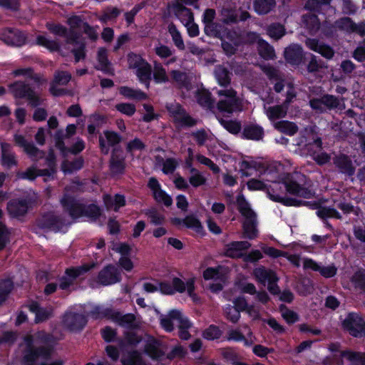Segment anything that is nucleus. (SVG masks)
<instances>
[{
    "mask_svg": "<svg viewBox=\"0 0 365 365\" xmlns=\"http://www.w3.org/2000/svg\"><path fill=\"white\" fill-rule=\"evenodd\" d=\"M120 279V271L113 264L107 265L101 269L97 277V282L103 286L119 282Z\"/></svg>",
    "mask_w": 365,
    "mask_h": 365,
    "instance_id": "9",
    "label": "nucleus"
},
{
    "mask_svg": "<svg viewBox=\"0 0 365 365\" xmlns=\"http://www.w3.org/2000/svg\"><path fill=\"white\" fill-rule=\"evenodd\" d=\"M317 215L322 219L327 218V217H334L336 219H341L340 214L334 208L331 207H321L319 208L317 212Z\"/></svg>",
    "mask_w": 365,
    "mask_h": 365,
    "instance_id": "57",
    "label": "nucleus"
},
{
    "mask_svg": "<svg viewBox=\"0 0 365 365\" xmlns=\"http://www.w3.org/2000/svg\"><path fill=\"white\" fill-rule=\"evenodd\" d=\"M215 77L222 88H228L231 81V73L227 70V68L222 65H218L215 67Z\"/></svg>",
    "mask_w": 365,
    "mask_h": 365,
    "instance_id": "30",
    "label": "nucleus"
},
{
    "mask_svg": "<svg viewBox=\"0 0 365 365\" xmlns=\"http://www.w3.org/2000/svg\"><path fill=\"white\" fill-rule=\"evenodd\" d=\"M145 352L153 359H158L163 356V352L160 349L158 343L155 340H151L146 344Z\"/></svg>",
    "mask_w": 365,
    "mask_h": 365,
    "instance_id": "45",
    "label": "nucleus"
},
{
    "mask_svg": "<svg viewBox=\"0 0 365 365\" xmlns=\"http://www.w3.org/2000/svg\"><path fill=\"white\" fill-rule=\"evenodd\" d=\"M84 164V160L82 157L76 158L73 161L66 160L61 165L62 170L64 173L71 174L80 170Z\"/></svg>",
    "mask_w": 365,
    "mask_h": 365,
    "instance_id": "38",
    "label": "nucleus"
},
{
    "mask_svg": "<svg viewBox=\"0 0 365 365\" xmlns=\"http://www.w3.org/2000/svg\"><path fill=\"white\" fill-rule=\"evenodd\" d=\"M191 327V323L186 317H183L178 324L179 336L184 340H187L190 337L187 329Z\"/></svg>",
    "mask_w": 365,
    "mask_h": 365,
    "instance_id": "56",
    "label": "nucleus"
},
{
    "mask_svg": "<svg viewBox=\"0 0 365 365\" xmlns=\"http://www.w3.org/2000/svg\"><path fill=\"white\" fill-rule=\"evenodd\" d=\"M93 267L94 264H92L91 265L83 264L76 268L67 269L66 271V276H63L61 279L59 284L60 288L61 289H68L71 284H73V281L76 277L89 271Z\"/></svg>",
    "mask_w": 365,
    "mask_h": 365,
    "instance_id": "10",
    "label": "nucleus"
},
{
    "mask_svg": "<svg viewBox=\"0 0 365 365\" xmlns=\"http://www.w3.org/2000/svg\"><path fill=\"white\" fill-rule=\"evenodd\" d=\"M343 328L355 337L362 335L365 322L356 313H349L342 323Z\"/></svg>",
    "mask_w": 365,
    "mask_h": 365,
    "instance_id": "6",
    "label": "nucleus"
},
{
    "mask_svg": "<svg viewBox=\"0 0 365 365\" xmlns=\"http://www.w3.org/2000/svg\"><path fill=\"white\" fill-rule=\"evenodd\" d=\"M259 54L264 59H273L275 57L274 50L268 43L259 39L257 45Z\"/></svg>",
    "mask_w": 365,
    "mask_h": 365,
    "instance_id": "40",
    "label": "nucleus"
},
{
    "mask_svg": "<svg viewBox=\"0 0 365 365\" xmlns=\"http://www.w3.org/2000/svg\"><path fill=\"white\" fill-rule=\"evenodd\" d=\"M12 288L13 283L10 279L0 280V303L6 299Z\"/></svg>",
    "mask_w": 365,
    "mask_h": 365,
    "instance_id": "55",
    "label": "nucleus"
},
{
    "mask_svg": "<svg viewBox=\"0 0 365 365\" xmlns=\"http://www.w3.org/2000/svg\"><path fill=\"white\" fill-rule=\"evenodd\" d=\"M171 76L178 87L185 88L187 90L190 88V81L185 73L179 71H173L171 72Z\"/></svg>",
    "mask_w": 365,
    "mask_h": 365,
    "instance_id": "41",
    "label": "nucleus"
},
{
    "mask_svg": "<svg viewBox=\"0 0 365 365\" xmlns=\"http://www.w3.org/2000/svg\"><path fill=\"white\" fill-rule=\"evenodd\" d=\"M67 23L70 26L72 30H79L81 31L84 27V24H86V22L80 16L77 15H72L67 19Z\"/></svg>",
    "mask_w": 365,
    "mask_h": 365,
    "instance_id": "58",
    "label": "nucleus"
},
{
    "mask_svg": "<svg viewBox=\"0 0 365 365\" xmlns=\"http://www.w3.org/2000/svg\"><path fill=\"white\" fill-rule=\"evenodd\" d=\"M303 23L307 29L312 34L316 33L320 28V21L317 15L309 13L302 16Z\"/></svg>",
    "mask_w": 365,
    "mask_h": 365,
    "instance_id": "39",
    "label": "nucleus"
},
{
    "mask_svg": "<svg viewBox=\"0 0 365 365\" xmlns=\"http://www.w3.org/2000/svg\"><path fill=\"white\" fill-rule=\"evenodd\" d=\"M148 187L152 190L153 196L158 202H163L167 207L172 205L171 197L160 188L158 181L155 178L149 180Z\"/></svg>",
    "mask_w": 365,
    "mask_h": 365,
    "instance_id": "19",
    "label": "nucleus"
},
{
    "mask_svg": "<svg viewBox=\"0 0 365 365\" xmlns=\"http://www.w3.org/2000/svg\"><path fill=\"white\" fill-rule=\"evenodd\" d=\"M168 32L175 46L180 50H184L185 46L182 36L174 24L171 23L168 25Z\"/></svg>",
    "mask_w": 365,
    "mask_h": 365,
    "instance_id": "46",
    "label": "nucleus"
},
{
    "mask_svg": "<svg viewBox=\"0 0 365 365\" xmlns=\"http://www.w3.org/2000/svg\"><path fill=\"white\" fill-rule=\"evenodd\" d=\"M125 168V157L120 148L113 149L110 159V170L113 175L122 174Z\"/></svg>",
    "mask_w": 365,
    "mask_h": 365,
    "instance_id": "15",
    "label": "nucleus"
},
{
    "mask_svg": "<svg viewBox=\"0 0 365 365\" xmlns=\"http://www.w3.org/2000/svg\"><path fill=\"white\" fill-rule=\"evenodd\" d=\"M253 275L259 282L263 284H265L267 282H269L271 280H279V278L274 271L269 269H267L262 266L255 268L253 270Z\"/></svg>",
    "mask_w": 365,
    "mask_h": 365,
    "instance_id": "25",
    "label": "nucleus"
},
{
    "mask_svg": "<svg viewBox=\"0 0 365 365\" xmlns=\"http://www.w3.org/2000/svg\"><path fill=\"white\" fill-rule=\"evenodd\" d=\"M113 311L114 309L111 308H103L96 306L90 312L89 315L95 319L107 318L111 320Z\"/></svg>",
    "mask_w": 365,
    "mask_h": 365,
    "instance_id": "44",
    "label": "nucleus"
},
{
    "mask_svg": "<svg viewBox=\"0 0 365 365\" xmlns=\"http://www.w3.org/2000/svg\"><path fill=\"white\" fill-rule=\"evenodd\" d=\"M63 224L61 219L53 213H47L37 220L36 228L40 230H58Z\"/></svg>",
    "mask_w": 365,
    "mask_h": 365,
    "instance_id": "17",
    "label": "nucleus"
},
{
    "mask_svg": "<svg viewBox=\"0 0 365 365\" xmlns=\"http://www.w3.org/2000/svg\"><path fill=\"white\" fill-rule=\"evenodd\" d=\"M341 356L346 358L351 365H365V354L361 352H352L350 351H341Z\"/></svg>",
    "mask_w": 365,
    "mask_h": 365,
    "instance_id": "43",
    "label": "nucleus"
},
{
    "mask_svg": "<svg viewBox=\"0 0 365 365\" xmlns=\"http://www.w3.org/2000/svg\"><path fill=\"white\" fill-rule=\"evenodd\" d=\"M1 164L3 166L11 168L13 166L18 165L16 155L12 152V146L11 144L1 142Z\"/></svg>",
    "mask_w": 365,
    "mask_h": 365,
    "instance_id": "20",
    "label": "nucleus"
},
{
    "mask_svg": "<svg viewBox=\"0 0 365 365\" xmlns=\"http://www.w3.org/2000/svg\"><path fill=\"white\" fill-rule=\"evenodd\" d=\"M284 56L289 63L299 64L304 58L303 49L299 45H291L285 49Z\"/></svg>",
    "mask_w": 365,
    "mask_h": 365,
    "instance_id": "26",
    "label": "nucleus"
},
{
    "mask_svg": "<svg viewBox=\"0 0 365 365\" xmlns=\"http://www.w3.org/2000/svg\"><path fill=\"white\" fill-rule=\"evenodd\" d=\"M196 160L201 164L207 166L214 173L220 172V168L215 164L210 158L201 155L197 154L195 156Z\"/></svg>",
    "mask_w": 365,
    "mask_h": 365,
    "instance_id": "64",
    "label": "nucleus"
},
{
    "mask_svg": "<svg viewBox=\"0 0 365 365\" xmlns=\"http://www.w3.org/2000/svg\"><path fill=\"white\" fill-rule=\"evenodd\" d=\"M220 98L217 107L220 111L232 113L235 110H241V101L237 96V92L231 87L222 88L216 91Z\"/></svg>",
    "mask_w": 365,
    "mask_h": 365,
    "instance_id": "2",
    "label": "nucleus"
},
{
    "mask_svg": "<svg viewBox=\"0 0 365 365\" xmlns=\"http://www.w3.org/2000/svg\"><path fill=\"white\" fill-rule=\"evenodd\" d=\"M354 287L365 292V271H358L351 277Z\"/></svg>",
    "mask_w": 365,
    "mask_h": 365,
    "instance_id": "52",
    "label": "nucleus"
},
{
    "mask_svg": "<svg viewBox=\"0 0 365 365\" xmlns=\"http://www.w3.org/2000/svg\"><path fill=\"white\" fill-rule=\"evenodd\" d=\"M29 204L26 199L12 200L7 205L8 212L13 217L24 216L28 212Z\"/></svg>",
    "mask_w": 365,
    "mask_h": 365,
    "instance_id": "16",
    "label": "nucleus"
},
{
    "mask_svg": "<svg viewBox=\"0 0 365 365\" xmlns=\"http://www.w3.org/2000/svg\"><path fill=\"white\" fill-rule=\"evenodd\" d=\"M304 176L297 174L295 177H292L284 182V187L288 192L304 198L312 197L314 192L309 187H304L297 182L299 178Z\"/></svg>",
    "mask_w": 365,
    "mask_h": 365,
    "instance_id": "7",
    "label": "nucleus"
},
{
    "mask_svg": "<svg viewBox=\"0 0 365 365\" xmlns=\"http://www.w3.org/2000/svg\"><path fill=\"white\" fill-rule=\"evenodd\" d=\"M324 108L334 109L340 106V101L332 95H324L322 96Z\"/></svg>",
    "mask_w": 365,
    "mask_h": 365,
    "instance_id": "61",
    "label": "nucleus"
},
{
    "mask_svg": "<svg viewBox=\"0 0 365 365\" xmlns=\"http://www.w3.org/2000/svg\"><path fill=\"white\" fill-rule=\"evenodd\" d=\"M36 42L38 45L43 46L52 51H57L59 48V46L56 41L49 40L43 36H38L36 38Z\"/></svg>",
    "mask_w": 365,
    "mask_h": 365,
    "instance_id": "60",
    "label": "nucleus"
},
{
    "mask_svg": "<svg viewBox=\"0 0 365 365\" xmlns=\"http://www.w3.org/2000/svg\"><path fill=\"white\" fill-rule=\"evenodd\" d=\"M111 320L119 326L127 328H136L138 327V322L133 314H123L115 309L113 311Z\"/></svg>",
    "mask_w": 365,
    "mask_h": 365,
    "instance_id": "18",
    "label": "nucleus"
},
{
    "mask_svg": "<svg viewBox=\"0 0 365 365\" xmlns=\"http://www.w3.org/2000/svg\"><path fill=\"white\" fill-rule=\"evenodd\" d=\"M242 135L246 139L259 140L263 138L264 130L257 124H249L244 127Z\"/></svg>",
    "mask_w": 365,
    "mask_h": 365,
    "instance_id": "28",
    "label": "nucleus"
},
{
    "mask_svg": "<svg viewBox=\"0 0 365 365\" xmlns=\"http://www.w3.org/2000/svg\"><path fill=\"white\" fill-rule=\"evenodd\" d=\"M257 225V220L256 214L243 217L242 228L244 237L250 240L257 237L258 232Z\"/></svg>",
    "mask_w": 365,
    "mask_h": 365,
    "instance_id": "23",
    "label": "nucleus"
},
{
    "mask_svg": "<svg viewBox=\"0 0 365 365\" xmlns=\"http://www.w3.org/2000/svg\"><path fill=\"white\" fill-rule=\"evenodd\" d=\"M61 204L73 218H77L83 215L84 205L76 201L68 195L65 194L63 195L61 199Z\"/></svg>",
    "mask_w": 365,
    "mask_h": 365,
    "instance_id": "12",
    "label": "nucleus"
},
{
    "mask_svg": "<svg viewBox=\"0 0 365 365\" xmlns=\"http://www.w3.org/2000/svg\"><path fill=\"white\" fill-rule=\"evenodd\" d=\"M153 77L157 83H163L168 81L165 68L158 63H155L154 64Z\"/></svg>",
    "mask_w": 365,
    "mask_h": 365,
    "instance_id": "54",
    "label": "nucleus"
},
{
    "mask_svg": "<svg viewBox=\"0 0 365 365\" xmlns=\"http://www.w3.org/2000/svg\"><path fill=\"white\" fill-rule=\"evenodd\" d=\"M9 87L11 93L16 98H26L32 107H37L43 102V99L29 84L23 81H16L9 85Z\"/></svg>",
    "mask_w": 365,
    "mask_h": 365,
    "instance_id": "3",
    "label": "nucleus"
},
{
    "mask_svg": "<svg viewBox=\"0 0 365 365\" xmlns=\"http://www.w3.org/2000/svg\"><path fill=\"white\" fill-rule=\"evenodd\" d=\"M305 136H303L299 145L304 144L305 146L308 147V150L310 155L313 157V159L319 164L324 165L328 163L330 160V157L326 153H317L316 152L312 153L309 147L312 145H315L317 148L321 149L322 140L318 136L317 133L314 131L312 128L305 129Z\"/></svg>",
    "mask_w": 365,
    "mask_h": 365,
    "instance_id": "4",
    "label": "nucleus"
},
{
    "mask_svg": "<svg viewBox=\"0 0 365 365\" xmlns=\"http://www.w3.org/2000/svg\"><path fill=\"white\" fill-rule=\"evenodd\" d=\"M220 15L221 20L225 24H234L237 21V14L234 9L222 8Z\"/></svg>",
    "mask_w": 365,
    "mask_h": 365,
    "instance_id": "50",
    "label": "nucleus"
},
{
    "mask_svg": "<svg viewBox=\"0 0 365 365\" xmlns=\"http://www.w3.org/2000/svg\"><path fill=\"white\" fill-rule=\"evenodd\" d=\"M24 152L34 160H37L40 158H43L44 153L36 147L34 143H31Z\"/></svg>",
    "mask_w": 365,
    "mask_h": 365,
    "instance_id": "62",
    "label": "nucleus"
},
{
    "mask_svg": "<svg viewBox=\"0 0 365 365\" xmlns=\"http://www.w3.org/2000/svg\"><path fill=\"white\" fill-rule=\"evenodd\" d=\"M197 103L202 108L211 110L214 108L215 100L212 98L211 93L206 89H198L195 94Z\"/></svg>",
    "mask_w": 365,
    "mask_h": 365,
    "instance_id": "27",
    "label": "nucleus"
},
{
    "mask_svg": "<svg viewBox=\"0 0 365 365\" xmlns=\"http://www.w3.org/2000/svg\"><path fill=\"white\" fill-rule=\"evenodd\" d=\"M191 175L189 178L190 183L195 187L203 185L206 182V178L195 168L190 169Z\"/></svg>",
    "mask_w": 365,
    "mask_h": 365,
    "instance_id": "51",
    "label": "nucleus"
},
{
    "mask_svg": "<svg viewBox=\"0 0 365 365\" xmlns=\"http://www.w3.org/2000/svg\"><path fill=\"white\" fill-rule=\"evenodd\" d=\"M31 312L36 314L35 322L40 323L48 319L52 316L51 308H41L36 302H32L29 305Z\"/></svg>",
    "mask_w": 365,
    "mask_h": 365,
    "instance_id": "31",
    "label": "nucleus"
},
{
    "mask_svg": "<svg viewBox=\"0 0 365 365\" xmlns=\"http://www.w3.org/2000/svg\"><path fill=\"white\" fill-rule=\"evenodd\" d=\"M183 317L180 311L173 309L168 314H160V325L165 331L170 332L174 329L173 322L177 321L179 324Z\"/></svg>",
    "mask_w": 365,
    "mask_h": 365,
    "instance_id": "21",
    "label": "nucleus"
},
{
    "mask_svg": "<svg viewBox=\"0 0 365 365\" xmlns=\"http://www.w3.org/2000/svg\"><path fill=\"white\" fill-rule=\"evenodd\" d=\"M250 247L251 244L247 241L232 242L225 246V255L230 258H244L245 252Z\"/></svg>",
    "mask_w": 365,
    "mask_h": 365,
    "instance_id": "14",
    "label": "nucleus"
},
{
    "mask_svg": "<svg viewBox=\"0 0 365 365\" xmlns=\"http://www.w3.org/2000/svg\"><path fill=\"white\" fill-rule=\"evenodd\" d=\"M274 127L278 131L289 135H294L298 130V127L295 123L287 120L274 122Z\"/></svg>",
    "mask_w": 365,
    "mask_h": 365,
    "instance_id": "34",
    "label": "nucleus"
},
{
    "mask_svg": "<svg viewBox=\"0 0 365 365\" xmlns=\"http://www.w3.org/2000/svg\"><path fill=\"white\" fill-rule=\"evenodd\" d=\"M307 46L319 53L327 59H331L334 55V51L331 47L324 43H319V41L312 38H307L305 42Z\"/></svg>",
    "mask_w": 365,
    "mask_h": 365,
    "instance_id": "22",
    "label": "nucleus"
},
{
    "mask_svg": "<svg viewBox=\"0 0 365 365\" xmlns=\"http://www.w3.org/2000/svg\"><path fill=\"white\" fill-rule=\"evenodd\" d=\"M264 110L268 119L274 123L278 119L285 118L288 111V108L282 103L271 106L264 105Z\"/></svg>",
    "mask_w": 365,
    "mask_h": 365,
    "instance_id": "24",
    "label": "nucleus"
},
{
    "mask_svg": "<svg viewBox=\"0 0 365 365\" xmlns=\"http://www.w3.org/2000/svg\"><path fill=\"white\" fill-rule=\"evenodd\" d=\"M120 93L128 98L137 99V100H143L147 98V95L138 90H133L128 87H122L120 88Z\"/></svg>",
    "mask_w": 365,
    "mask_h": 365,
    "instance_id": "53",
    "label": "nucleus"
},
{
    "mask_svg": "<svg viewBox=\"0 0 365 365\" xmlns=\"http://www.w3.org/2000/svg\"><path fill=\"white\" fill-rule=\"evenodd\" d=\"M333 29L347 34L356 32V24L349 17H342L336 20L332 25Z\"/></svg>",
    "mask_w": 365,
    "mask_h": 365,
    "instance_id": "29",
    "label": "nucleus"
},
{
    "mask_svg": "<svg viewBox=\"0 0 365 365\" xmlns=\"http://www.w3.org/2000/svg\"><path fill=\"white\" fill-rule=\"evenodd\" d=\"M267 34L271 38L278 40L285 34V29L283 25L274 23L268 26Z\"/></svg>",
    "mask_w": 365,
    "mask_h": 365,
    "instance_id": "49",
    "label": "nucleus"
},
{
    "mask_svg": "<svg viewBox=\"0 0 365 365\" xmlns=\"http://www.w3.org/2000/svg\"><path fill=\"white\" fill-rule=\"evenodd\" d=\"M247 335L248 338L246 339L240 331L237 330H230L227 333V339L237 341H243L246 346H251L254 344L255 341L252 339V333L250 329Z\"/></svg>",
    "mask_w": 365,
    "mask_h": 365,
    "instance_id": "42",
    "label": "nucleus"
},
{
    "mask_svg": "<svg viewBox=\"0 0 365 365\" xmlns=\"http://www.w3.org/2000/svg\"><path fill=\"white\" fill-rule=\"evenodd\" d=\"M276 5L275 0H255L254 9L259 15L270 12Z\"/></svg>",
    "mask_w": 365,
    "mask_h": 365,
    "instance_id": "33",
    "label": "nucleus"
},
{
    "mask_svg": "<svg viewBox=\"0 0 365 365\" xmlns=\"http://www.w3.org/2000/svg\"><path fill=\"white\" fill-rule=\"evenodd\" d=\"M175 14L184 25L194 21L193 14L190 9L185 7L182 4H179L176 5L175 7Z\"/></svg>",
    "mask_w": 365,
    "mask_h": 365,
    "instance_id": "35",
    "label": "nucleus"
},
{
    "mask_svg": "<svg viewBox=\"0 0 365 365\" xmlns=\"http://www.w3.org/2000/svg\"><path fill=\"white\" fill-rule=\"evenodd\" d=\"M237 207L243 217L255 215L256 213L250 208L249 203L243 195H239L237 198Z\"/></svg>",
    "mask_w": 365,
    "mask_h": 365,
    "instance_id": "48",
    "label": "nucleus"
},
{
    "mask_svg": "<svg viewBox=\"0 0 365 365\" xmlns=\"http://www.w3.org/2000/svg\"><path fill=\"white\" fill-rule=\"evenodd\" d=\"M334 163L341 173L349 175H352L354 173L355 168L353 166L351 160L344 155L337 156L334 160Z\"/></svg>",
    "mask_w": 365,
    "mask_h": 365,
    "instance_id": "32",
    "label": "nucleus"
},
{
    "mask_svg": "<svg viewBox=\"0 0 365 365\" xmlns=\"http://www.w3.org/2000/svg\"><path fill=\"white\" fill-rule=\"evenodd\" d=\"M97 60L98 62V65L96 66L97 69L106 73L110 72V63L108 59L107 51L105 48H101L98 49Z\"/></svg>",
    "mask_w": 365,
    "mask_h": 365,
    "instance_id": "36",
    "label": "nucleus"
},
{
    "mask_svg": "<svg viewBox=\"0 0 365 365\" xmlns=\"http://www.w3.org/2000/svg\"><path fill=\"white\" fill-rule=\"evenodd\" d=\"M71 79V75L67 71H57L54 73L53 83L58 85H66Z\"/></svg>",
    "mask_w": 365,
    "mask_h": 365,
    "instance_id": "59",
    "label": "nucleus"
},
{
    "mask_svg": "<svg viewBox=\"0 0 365 365\" xmlns=\"http://www.w3.org/2000/svg\"><path fill=\"white\" fill-rule=\"evenodd\" d=\"M220 25L215 22L205 24V33L210 36L219 37L220 35Z\"/></svg>",
    "mask_w": 365,
    "mask_h": 365,
    "instance_id": "63",
    "label": "nucleus"
},
{
    "mask_svg": "<svg viewBox=\"0 0 365 365\" xmlns=\"http://www.w3.org/2000/svg\"><path fill=\"white\" fill-rule=\"evenodd\" d=\"M167 108L173 122L179 126L192 127L197 123L179 103H170Z\"/></svg>",
    "mask_w": 365,
    "mask_h": 365,
    "instance_id": "5",
    "label": "nucleus"
},
{
    "mask_svg": "<svg viewBox=\"0 0 365 365\" xmlns=\"http://www.w3.org/2000/svg\"><path fill=\"white\" fill-rule=\"evenodd\" d=\"M0 39L5 43L20 46L25 42V36L18 29H6L0 33Z\"/></svg>",
    "mask_w": 365,
    "mask_h": 365,
    "instance_id": "13",
    "label": "nucleus"
},
{
    "mask_svg": "<svg viewBox=\"0 0 365 365\" xmlns=\"http://www.w3.org/2000/svg\"><path fill=\"white\" fill-rule=\"evenodd\" d=\"M48 30L53 34L61 36H66V43H73L75 41V38L72 36H67V29L66 27L59 24H48L47 26Z\"/></svg>",
    "mask_w": 365,
    "mask_h": 365,
    "instance_id": "47",
    "label": "nucleus"
},
{
    "mask_svg": "<svg viewBox=\"0 0 365 365\" xmlns=\"http://www.w3.org/2000/svg\"><path fill=\"white\" fill-rule=\"evenodd\" d=\"M122 138L116 132L113 130H104L103 136L99 137V146L101 152L107 155L110 151V147L115 146L121 142Z\"/></svg>",
    "mask_w": 365,
    "mask_h": 365,
    "instance_id": "11",
    "label": "nucleus"
},
{
    "mask_svg": "<svg viewBox=\"0 0 365 365\" xmlns=\"http://www.w3.org/2000/svg\"><path fill=\"white\" fill-rule=\"evenodd\" d=\"M55 341L51 334L44 331L25 336L20 344L21 365H35L38 359H50L53 350L52 344Z\"/></svg>",
    "mask_w": 365,
    "mask_h": 365,
    "instance_id": "1",
    "label": "nucleus"
},
{
    "mask_svg": "<svg viewBox=\"0 0 365 365\" xmlns=\"http://www.w3.org/2000/svg\"><path fill=\"white\" fill-rule=\"evenodd\" d=\"M151 66L148 62H144L143 64L136 68V75L139 80L146 84L147 87L149 86V82L151 79Z\"/></svg>",
    "mask_w": 365,
    "mask_h": 365,
    "instance_id": "37",
    "label": "nucleus"
},
{
    "mask_svg": "<svg viewBox=\"0 0 365 365\" xmlns=\"http://www.w3.org/2000/svg\"><path fill=\"white\" fill-rule=\"evenodd\" d=\"M87 323V320L81 314L66 312L62 317V324L65 329L70 331L81 330Z\"/></svg>",
    "mask_w": 365,
    "mask_h": 365,
    "instance_id": "8",
    "label": "nucleus"
}]
</instances>
